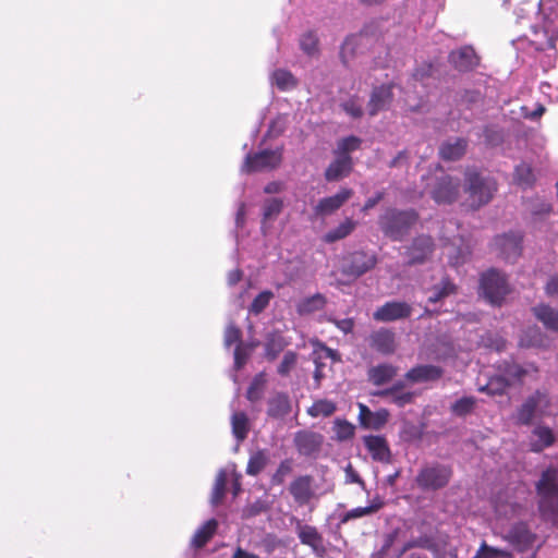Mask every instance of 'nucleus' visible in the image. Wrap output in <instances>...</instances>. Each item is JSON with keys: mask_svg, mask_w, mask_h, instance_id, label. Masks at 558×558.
I'll list each match as a JSON object with an SVG mask.
<instances>
[{"mask_svg": "<svg viewBox=\"0 0 558 558\" xmlns=\"http://www.w3.org/2000/svg\"><path fill=\"white\" fill-rule=\"evenodd\" d=\"M418 221L420 215L414 208L388 207L378 217L380 231L386 238L395 242L403 241Z\"/></svg>", "mask_w": 558, "mask_h": 558, "instance_id": "f257e3e1", "label": "nucleus"}, {"mask_svg": "<svg viewBox=\"0 0 558 558\" xmlns=\"http://www.w3.org/2000/svg\"><path fill=\"white\" fill-rule=\"evenodd\" d=\"M464 192L466 205L476 210L488 204L497 192V182L482 174L475 168H466L464 172Z\"/></svg>", "mask_w": 558, "mask_h": 558, "instance_id": "f03ea898", "label": "nucleus"}, {"mask_svg": "<svg viewBox=\"0 0 558 558\" xmlns=\"http://www.w3.org/2000/svg\"><path fill=\"white\" fill-rule=\"evenodd\" d=\"M453 475L452 468L439 462L423 465L416 476L415 483L423 492H436L445 488Z\"/></svg>", "mask_w": 558, "mask_h": 558, "instance_id": "7ed1b4c3", "label": "nucleus"}, {"mask_svg": "<svg viewBox=\"0 0 558 558\" xmlns=\"http://www.w3.org/2000/svg\"><path fill=\"white\" fill-rule=\"evenodd\" d=\"M480 287L485 299L493 305H500L510 292L505 274L494 268L482 274Z\"/></svg>", "mask_w": 558, "mask_h": 558, "instance_id": "20e7f679", "label": "nucleus"}, {"mask_svg": "<svg viewBox=\"0 0 558 558\" xmlns=\"http://www.w3.org/2000/svg\"><path fill=\"white\" fill-rule=\"evenodd\" d=\"M550 405L551 401L548 392L546 390H536L529 396L518 409V423L521 425H531L535 415H544Z\"/></svg>", "mask_w": 558, "mask_h": 558, "instance_id": "39448f33", "label": "nucleus"}, {"mask_svg": "<svg viewBox=\"0 0 558 558\" xmlns=\"http://www.w3.org/2000/svg\"><path fill=\"white\" fill-rule=\"evenodd\" d=\"M378 258L375 253L355 251L343 258L341 272L354 279L376 267Z\"/></svg>", "mask_w": 558, "mask_h": 558, "instance_id": "423d86ee", "label": "nucleus"}, {"mask_svg": "<svg viewBox=\"0 0 558 558\" xmlns=\"http://www.w3.org/2000/svg\"><path fill=\"white\" fill-rule=\"evenodd\" d=\"M435 251V242L430 235L418 234L404 247L405 266L413 267L428 262Z\"/></svg>", "mask_w": 558, "mask_h": 558, "instance_id": "0eeeda50", "label": "nucleus"}, {"mask_svg": "<svg viewBox=\"0 0 558 558\" xmlns=\"http://www.w3.org/2000/svg\"><path fill=\"white\" fill-rule=\"evenodd\" d=\"M460 194V180L449 174L438 177L430 191V197L439 205L454 203Z\"/></svg>", "mask_w": 558, "mask_h": 558, "instance_id": "6e6552de", "label": "nucleus"}, {"mask_svg": "<svg viewBox=\"0 0 558 558\" xmlns=\"http://www.w3.org/2000/svg\"><path fill=\"white\" fill-rule=\"evenodd\" d=\"M366 341L372 351L385 356L392 355L398 348L396 332L386 327L373 330Z\"/></svg>", "mask_w": 558, "mask_h": 558, "instance_id": "1a4fd4ad", "label": "nucleus"}, {"mask_svg": "<svg viewBox=\"0 0 558 558\" xmlns=\"http://www.w3.org/2000/svg\"><path fill=\"white\" fill-rule=\"evenodd\" d=\"M281 162L280 150H263L254 155H247L243 165L246 173L257 172L266 169H275Z\"/></svg>", "mask_w": 558, "mask_h": 558, "instance_id": "9d476101", "label": "nucleus"}, {"mask_svg": "<svg viewBox=\"0 0 558 558\" xmlns=\"http://www.w3.org/2000/svg\"><path fill=\"white\" fill-rule=\"evenodd\" d=\"M504 539L508 542L517 551L524 553L531 549L537 535L533 533L525 523H517L504 535Z\"/></svg>", "mask_w": 558, "mask_h": 558, "instance_id": "9b49d317", "label": "nucleus"}, {"mask_svg": "<svg viewBox=\"0 0 558 558\" xmlns=\"http://www.w3.org/2000/svg\"><path fill=\"white\" fill-rule=\"evenodd\" d=\"M523 236L519 232L497 235L494 240L499 255L507 262L513 263L521 255Z\"/></svg>", "mask_w": 558, "mask_h": 558, "instance_id": "f8f14e48", "label": "nucleus"}, {"mask_svg": "<svg viewBox=\"0 0 558 558\" xmlns=\"http://www.w3.org/2000/svg\"><path fill=\"white\" fill-rule=\"evenodd\" d=\"M412 306L403 301H389L377 307L373 313L376 322L389 323L399 319L409 318L412 314Z\"/></svg>", "mask_w": 558, "mask_h": 558, "instance_id": "ddd939ff", "label": "nucleus"}, {"mask_svg": "<svg viewBox=\"0 0 558 558\" xmlns=\"http://www.w3.org/2000/svg\"><path fill=\"white\" fill-rule=\"evenodd\" d=\"M480 57L472 46H462L448 54L450 65L461 73L471 72L476 69L480 64Z\"/></svg>", "mask_w": 558, "mask_h": 558, "instance_id": "4468645a", "label": "nucleus"}, {"mask_svg": "<svg viewBox=\"0 0 558 558\" xmlns=\"http://www.w3.org/2000/svg\"><path fill=\"white\" fill-rule=\"evenodd\" d=\"M293 442L301 456L315 457L322 449L324 436L312 430H299L294 435Z\"/></svg>", "mask_w": 558, "mask_h": 558, "instance_id": "2eb2a0df", "label": "nucleus"}, {"mask_svg": "<svg viewBox=\"0 0 558 558\" xmlns=\"http://www.w3.org/2000/svg\"><path fill=\"white\" fill-rule=\"evenodd\" d=\"M352 196L353 190L342 187L335 195L319 199L314 207V213L320 217L329 216L340 209Z\"/></svg>", "mask_w": 558, "mask_h": 558, "instance_id": "dca6fc26", "label": "nucleus"}, {"mask_svg": "<svg viewBox=\"0 0 558 558\" xmlns=\"http://www.w3.org/2000/svg\"><path fill=\"white\" fill-rule=\"evenodd\" d=\"M393 99L392 85L383 84L373 88L367 102V112L375 117L378 112L389 108Z\"/></svg>", "mask_w": 558, "mask_h": 558, "instance_id": "f3484780", "label": "nucleus"}, {"mask_svg": "<svg viewBox=\"0 0 558 558\" xmlns=\"http://www.w3.org/2000/svg\"><path fill=\"white\" fill-rule=\"evenodd\" d=\"M363 444L374 461L384 463H389L391 461V451L384 436H364Z\"/></svg>", "mask_w": 558, "mask_h": 558, "instance_id": "a211bd4d", "label": "nucleus"}, {"mask_svg": "<svg viewBox=\"0 0 558 558\" xmlns=\"http://www.w3.org/2000/svg\"><path fill=\"white\" fill-rule=\"evenodd\" d=\"M388 418V410L380 409L373 412L366 404L359 403V422L363 428L379 430L386 425Z\"/></svg>", "mask_w": 558, "mask_h": 558, "instance_id": "6ab92c4d", "label": "nucleus"}, {"mask_svg": "<svg viewBox=\"0 0 558 558\" xmlns=\"http://www.w3.org/2000/svg\"><path fill=\"white\" fill-rule=\"evenodd\" d=\"M291 410V400L286 392H276L267 400V416L271 420H283Z\"/></svg>", "mask_w": 558, "mask_h": 558, "instance_id": "aec40b11", "label": "nucleus"}, {"mask_svg": "<svg viewBox=\"0 0 558 558\" xmlns=\"http://www.w3.org/2000/svg\"><path fill=\"white\" fill-rule=\"evenodd\" d=\"M444 369L436 365H416L409 369L404 377L413 384L435 381L441 378Z\"/></svg>", "mask_w": 558, "mask_h": 558, "instance_id": "412c9836", "label": "nucleus"}, {"mask_svg": "<svg viewBox=\"0 0 558 558\" xmlns=\"http://www.w3.org/2000/svg\"><path fill=\"white\" fill-rule=\"evenodd\" d=\"M556 441L553 429L545 425H537L531 432L530 450L533 452H542L544 449L551 447Z\"/></svg>", "mask_w": 558, "mask_h": 558, "instance_id": "4be33fe9", "label": "nucleus"}, {"mask_svg": "<svg viewBox=\"0 0 558 558\" xmlns=\"http://www.w3.org/2000/svg\"><path fill=\"white\" fill-rule=\"evenodd\" d=\"M468 141L463 137H456L444 142L439 147V156L446 161L461 159L466 151Z\"/></svg>", "mask_w": 558, "mask_h": 558, "instance_id": "5701e85b", "label": "nucleus"}, {"mask_svg": "<svg viewBox=\"0 0 558 558\" xmlns=\"http://www.w3.org/2000/svg\"><path fill=\"white\" fill-rule=\"evenodd\" d=\"M312 482L311 475H302L291 482L289 492L298 504L305 505L312 498Z\"/></svg>", "mask_w": 558, "mask_h": 558, "instance_id": "b1692460", "label": "nucleus"}, {"mask_svg": "<svg viewBox=\"0 0 558 558\" xmlns=\"http://www.w3.org/2000/svg\"><path fill=\"white\" fill-rule=\"evenodd\" d=\"M353 169L352 157L336 156V159L327 167L325 171V179L328 182L339 181L348 177Z\"/></svg>", "mask_w": 558, "mask_h": 558, "instance_id": "393cba45", "label": "nucleus"}, {"mask_svg": "<svg viewBox=\"0 0 558 558\" xmlns=\"http://www.w3.org/2000/svg\"><path fill=\"white\" fill-rule=\"evenodd\" d=\"M537 494L543 499H548L558 496V482H557V471L554 469L545 470L539 481L536 484Z\"/></svg>", "mask_w": 558, "mask_h": 558, "instance_id": "a878e982", "label": "nucleus"}, {"mask_svg": "<svg viewBox=\"0 0 558 558\" xmlns=\"http://www.w3.org/2000/svg\"><path fill=\"white\" fill-rule=\"evenodd\" d=\"M398 373V368L389 363H381L372 366L367 371V379L374 386H381L392 380Z\"/></svg>", "mask_w": 558, "mask_h": 558, "instance_id": "bb28decb", "label": "nucleus"}, {"mask_svg": "<svg viewBox=\"0 0 558 558\" xmlns=\"http://www.w3.org/2000/svg\"><path fill=\"white\" fill-rule=\"evenodd\" d=\"M537 320L551 331H558V310L548 304L541 303L532 308Z\"/></svg>", "mask_w": 558, "mask_h": 558, "instance_id": "cd10ccee", "label": "nucleus"}, {"mask_svg": "<svg viewBox=\"0 0 558 558\" xmlns=\"http://www.w3.org/2000/svg\"><path fill=\"white\" fill-rule=\"evenodd\" d=\"M217 529L218 521L216 519H209L196 530L191 539V546L195 549L203 548L213 538Z\"/></svg>", "mask_w": 558, "mask_h": 558, "instance_id": "c85d7f7f", "label": "nucleus"}, {"mask_svg": "<svg viewBox=\"0 0 558 558\" xmlns=\"http://www.w3.org/2000/svg\"><path fill=\"white\" fill-rule=\"evenodd\" d=\"M232 434L239 442L246 439L250 432V421L245 412H234L231 416Z\"/></svg>", "mask_w": 558, "mask_h": 558, "instance_id": "c756f323", "label": "nucleus"}, {"mask_svg": "<svg viewBox=\"0 0 558 558\" xmlns=\"http://www.w3.org/2000/svg\"><path fill=\"white\" fill-rule=\"evenodd\" d=\"M287 341L279 332H270L266 337L265 356L269 361L277 359L280 352L287 347Z\"/></svg>", "mask_w": 558, "mask_h": 558, "instance_id": "7c9ffc66", "label": "nucleus"}, {"mask_svg": "<svg viewBox=\"0 0 558 558\" xmlns=\"http://www.w3.org/2000/svg\"><path fill=\"white\" fill-rule=\"evenodd\" d=\"M356 227V222L351 218L344 219L338 227L331 229L324 235V242L335 243L350 235Z\"/></svg>", "mask_w": 558, "mask_h": 558, "instance_id": "2f4dec72", "label": "nucleus"}, {"mask_svg": "<svg viewBox=\"0 0 558 558\" xmlns=\"http://www.w3.org/2000/svg\"><path fill=\"white\" fill-rule=\"evenodd\" d=\"M327 300L324 294L315 293L312 296L305 298L298 304V313L300 315L311 314L320 311L325 307Z\"/></svg>", "mask_w": 558, "mask_h": 558, "instance_id": "473e14b6", "label": "nucleus"}, {"mask_svg": "<svg viewBox=\"0 0 558 558\" xmlns=\"http://www.w3.org/2000/svg\"><path fill=\"white\" fill-rule=\"evenodd\" d=\"M513 180L523 189L532 187L535 183V175L530 165L522 162L514 169Z\"/></svg>", "mask_w": 558, "mask_h": 558, "instance_id": "72a5a7b5", "label": "nucleus"}, {"mask_svg": "<svg viewBox=\"0 0 558 558\" xmlns=\"http://www.w3.org/2000/svg\"><path fill=\"white\" fill-rule=\"evenodd\" d=\"M337 410V404L328 399H318L307 409V414L312 417H329Z\"/></svg>", "mask_w": 558, "mask_h": 558, "instance_id": "f704fd0d", "label": "nucleus"}, {"mask_svg": "<svg viewBox=\"0 0 558 558\" xmlns=\"http://www.w3.org/2000/svg\"><path fill=\"white\" fill-rule=\"evenodd\" d=\"M272 82L278 89L286 92L293 89L298 86V80L294 75L287 70L278 69L272 73Z\"/></svg>", "mask_w": 558, "mask_h": 558, "instance_id": "c9c22d12", "label": "nucleus"}, {"mask_svg": "<svg viewBox=\"0 0 558 558\" xmlns=\"http://www.w3.org/2000/svg\"><path fill=\"white\" fill-rule=\"evenodd\" d=\"M510 387V383L504 376H493L489 378L486 385L480 387L481 392H485L489 396H501Z\"/></svg>", "mask_w": 558, "mask_h": 558, "instance_id": "e433bc0d", "label": "nucleus"}, {"mask_svg": "<svg viewBox=\"0 0 558 558\" xmlns=\"http://www.w3.org/2000/svg\"><path fill=\"white\" fill-rule=\"evenodd\" d=\"M457 287L450 281L449 278H444L441 282L435 286L432 290V294L428 296L429 303H437L445 298L454 294Z\"/></svg>", "mask_w": 558, "mask_h": 558, "instance_id": "4c0bfd02", "label": "nucleus"}, {"mask_svg": "<svg viewBox=\"0 0 558 558\" xmlns=\"http://www.w3.org/2000/svg\"><path fill=\"white\" fill-rule=\"evenodd\" d=\"M268 456L265 450H257L252 453L247 465H246V474L251 476L258 475L268 463Z\"/></svg>", "mask_w": 558, "mask_h": 558, "instance_id": "58836bf2", "label": "nucleus"}, {"mask_svg": "<svg viewBox=\"0 0 558 558\" xmlns=\"http://www.w3.org/2000/svg\"><path fill=\"white\" fill-rule=\"evenodd\" d=\"M266 378L264 373H259L252 379L247 391L246 399L251 402H257L262 400L265 391Z\"/></svg>", "mask_w": 558, "mask_h": 558, "instance_id": "ea45409f", "label": "nucleus"}, {"mask_svg": "<svg viewBox=\"0 0 558 558\" xmlns=\"http://www.w3.org/2000/svg\"><path fill=\"white\" fill-rule=\"evenodd\" d=\"M361 144L362 140L357 136L350 135L343 137L338 142L335 155L340 157H351L350 154L357 150L361 147Z\"/></svg>", "mask_w": 558, "mask_h": 558, "instance_id": "a19ab883", "label": "nucleus"}, {"mask_svg": "<svg viewBox=\"0 0 558 558\" xmlns=\"http://www.w3.org/2000/svg\"><path fill=\"white\" fill-rule=\"evenodd\" d=\"M333 432L338 441H345L354 437L355 427L347 420L336 418L333 422Z\"/></svg>", "mask_w": 558, "mask_h": 558, "instance_id": "79ce46f5", "label": "nucleus"}, {"mask_svg": "<svg viewBox=\"0 0 558 558\" xmlns=\"http://www.w3.org/2000/svg\"><path fill=\"white\" fill-rule=\"evenodd\" d=\"M383 505H384V502L379 500L377 502L374 501L372 505H369L367 507H357V508L351 509L350 511H348L343 514L341 522L345 523L350 520L375 513L383 507Z\"/></svg>", "mask_w": 558, "mask_h": 558, "instance_id": "37998d69", "label": "nucleus"}, {"mask_svg": "<svg viewBox=\"0 0 558 558\" xmlns=\"http://www.w3.org/2000/svg\"><path fill=\"white\" fill-rule=\"evenodd\" d=\"M299 538L302 544L317 548L322 544V536L316 527L304 525L299 531Z\"/></svg>", "mask_w": 558, "mask_h": 558, "instance_id": "c03bdc74", "label": "nucleus"}, {"mask_svg": "<svg viewBox=\"0 0 558 558\" xmlns=\"http://www.w3.org/2000/svg\"><path fill=\"white\" fill-rule=\"evenodd\" d=\"M512 553L499 549L483 542L473 558H512Z\"/></svg>", "mask_w": 558, "mask_h": 558, "instance_id": "a18cd8bd", "label": "nucleus"}, {"mask_svg": "<svg viewBox=\"0 0 558 558\" xmlns=\"http://www.w3.org/2000/svg\"><path fill=\"white\" fill-rule=\"evenodd\" d=\"M282 199L277 197L266 199L263 205V220L268 221L275 219L282 211Z\"/></svg>", "mask_w": 558, "mask_h": 558, "instance_id": "49530a36", "label": "nucleus"}, {"mask_svg": "<svg viewBox=\"0 0 558 558\" xmlns=\"http://www.w3.org/2000/svg\"><path fill=\"white\" fill-rule=\"evenodd\" d=\"M227 475L225 471H220L216 477L215 485L211 493V504L218 506L226 494Z\"/></svg>", "mask_w": 558, "mask_h": 558, "instance_id": "de8ad7c7", "label": "nucleus"}, {"mask_svg": "<svg viewBox=\"0 0 558 558\" xmlns=\"http://www.w3.org/2000/svg\"><path fill=\"white\" fill-rule=\"evenodd\" d=\"M293 470V461L291 459L282 460L276 472L271 476L272 485H282L286 482L288 475L292 473Z\"/></svg>", "mask_w": 558, "mask_h": 558, "instance_id": "09e8293b", "label": "nucleus"}, {"mask_svg": "<svg viewBox=\"0 0 558 558\" xmlns=\"http://www.w3.org/2000/svg\"><path fill=\"white\" fill-rule=\"evenodd\" d=\"M475 403L474 397H463L452 403L451 411L458 416H465L473 411Z\"/></svg>", "mask_w": 558, "mask_h": 558, "instance_id": "8fccbe9b", "label": "nucleus"}, {"mask_svg": "<svg viewBox=\"0 0 558 558\" xmlns=\"http://www.w3.org/2000/svg\"><path fill=\"white\" fill-rule=\"evenodd\" d=\"M272 298L274 293L269 290L258 293L251 303L250 312L255 315L260 314L269 305Z\"/></svg>", "mask_w": 558, "mask_h": 558, "instance_id": "3c124183", "label": "nucleus"}, {"mask_svg": "<svg viewBox=\"0 0 558 558\" xmlns=\"http://www.w3.org/2000/svg\"><path fill=\"white\" fill-rule=\"evenodd\" d=\"M301 49L308 56H312L318 51V37L310 31L303 34L300 38Z\"/></svg>", "mask_w": 558, "mask_h": 558, "instance_id": "603ef678", "label": "nucleus"}, {"mask_svg": "<svg viewBox=\"0 0 558 558\" xmlns=\"http://www.w3.org/2000/svg\"><path fill=\"white\" fill-rule=\"evenodd\" d=\"M223 341L226 347H231L235 343L236 345L242 344L241 329L233 323L229 324L225 330Z\"/></svg>", "mask_w": 558, "mask_h": 558, "instance_id": "864d4df0", "label": "nucleus"}, {"mask_svg": "<svg viewBox=\"0 0 558 558\" xmlns=\"http://www.w3.org/2000/svg\"><path fill=\"white\" fill-rule=\"evenodd\" d=\"M296 362L298 354L293 351H287L278 366V374L281 376H288L289 373L295 367Z\"/></svg>", "mask_w": 558, "mask_h": 558, "instance_id": "5fc2aeb1", "label": "nucleus"}, {"mask_svg": "<svg viewBox=\"0 0 558 558\" xmlns=\"http://www.w3.org/2000/svg\"><path fill=\"white\" fill-rule=\"evenodd\" d=\"M314 352L322 356L323 360L330 359L332 362H340L341 357L338 351L328 348L326 344L317 341Z\"/></svg>", "mask_w": 558, "mask_h": 558, "instance_id": "6e6d98bb", "label": "nucleus"}, {"mask_svg": "<svg viewBox=\"0 0 558 558\" xmlns=\"http://www.w3.org/2000/svg\"><path fill=\"white\" fill-rule=\"evenodd\" d=\"M342 109L354 119H359L363 116L362 107L354 100L349 99L341 105Z\"/></svg>", "mask_w": 558, "mask_h": 558, "instance_id": "4d7b16f0", "label": "nucleus"}, {"mask_svg": "<svg viewBox=\"0 0 558 558\" xmlns=\"http://www.w3.org/2000/svg\"><path fill=\"white\" fill-rule=\"evenodd\" d=\"M328 320L330 323H332L343 333H351L355 326V322L353 318H343V319L329 318Z\"/></svg>", "mask_w": 558, "mask_h": 558, "instance_id": "13d9d810", "label": "nucleus"}, {"mask_svg": "<svg viewBox=\"0 0 558 558\" xmlns=\"http://www.w3.org/2000/svg\"><path fill=\"white\" fill-rule=\"evenodd\" d=\"M323 361L324 360L322 359V356L317 355V353H315L313 351V362L315 364L314 379H315L317 386L320 385V380L325 377V373H324L325 363Z\"/></svg>", "mask_w": 558, "mask_h": 558, "instance_id": "bf43d9fd", "label": "nucleus"}, {"mask_svg": "<svg viewBox=\"0 0 558 558\" xmlns=\"http://www.w3.org/2000/svg\"><path fill=\"white\" fill-rule=\"evenodd\" d=\"M345 483L347 484H359L362 487L365 486V482L362 480V477L359 475V473L354 470L351 463H349L345 469Z\"/></svg>", "mask_w": 558, "mask_h": 558, "instance_id": "052dcab7", "label": "nucleus"}, {"mask_svg": "<svg viewBox=\"0 0 558 558\" xmlns=\"http://www.w3.org/2000/svg\"><path fill=\"white\" fill-rule=\"evenodd\" d=\"M557 38H558V26L556 27V29L553 32L551 35L546 37L545 41H539V43L535 41L536 50L544 51V50H548V49H555Z\"/></svg>", "mask_w": 558, "mask_h": 558, "instance_id": "680f3d73", "label": "nucleus"}, {"mask_svg": "<svg viewBox=\"0 0 558 558\" xmlns=\"http://www.w3.org/2000/svg\"><path fill=\"white\" fill-rule=\"evenodd\" d=\"M544 290L547 296H558V272L548 278Z\"/></svg>", "mask_w": 558, "mask_h": 558, "instance_id": "e2e57ef3", "label": "nucleus"}, {"mask_svg": "<svg viewBox=\"0 0 558 558\" xmlns=\"http://www.w3.org/2000/svg\"><path fill=\"white\" fill-rule=\"evenodd\" d=\"M385 197V192L379 191L376 192L374 196L367 198L362 207V211L366 213L374 208L379 202H381Z\"/></svg>", "mask_w": 558, "mask_h": 558, "instance_id": "0e129e2a", "label": "nucleus"}, {"mask_svg": "<svg viewBox=\"0 0 558 558\" xmlns=\"http://www.w3.org/2000/svg\"><path fill=\"white\" fill-rule=\"evenodd\" d=\"M403 386L404 385L402 381H398L392 387L380 390V391H376L373 395L377 396V397H388V396L392 397V396L399 393V391L403 388Z\"/></svg>", "mask_w": 558, "mask_h": 558, "instance_id": "69168bd1", "label": "nucleus"}, {"mask_svg": "<svg viewBox=\"0 0 558 558\" xmlns=\"http://www.w3.org/2000/svg\"><path fill=\"white\" fill-rule=\"evenodd\" d=\"M412 400H413L412 392H402V393H397V395L392 396V401L398 407H404L405 404L411 403Z\"/></svg>", "mask_w": 558, "mask_h": 558, "instance_id": "338daca9", "label": "nucleus"}, {"mask_svg": "<svg viewBox=\"0 0 558 558\" xmlns=\"http://www.w3.org/2000/svg\"><path fill=\"white\" fill-rule=\"evenodd\" d=\"M246 354L242 348V344L236 345L234 350V363L238 368L242 367L245 364Z\"/></svg>", "mask_w": 558, "mask_h": 558, "instance_id": "774afa93", "label": "nucleus"}]
</instances>
